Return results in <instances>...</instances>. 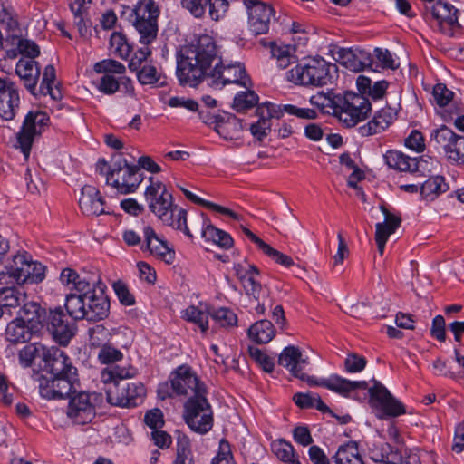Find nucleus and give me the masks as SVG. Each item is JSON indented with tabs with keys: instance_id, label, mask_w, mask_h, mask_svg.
<instances>
[{
	"instance_id": "nucleus-1",
	"label": "nucleus",
	"mask_w": 464,
	"mask_h": 464,
	"mask_svg": "<svg viewBox=\"0 0 464 464\" xmlns=\"http://www.w3.org/2000/svg\"><path fill=\"white\" fill-rule=\"evenodd\" d=\"M177 77L181 85L192 87L205 77L212 79L214 87L227 83L246 86L249 81L242 63L222 65L216 42L208 34H202L190 44L180 47L177 53Z\"/></svg>"
},
{
	"instance_id": "nucleus-2",
	"label": "nucleus",
	"mask_w": 464,
	"mask_h": 464,
	"mask_svg": "<svg viewBox=\"0 0 464 464\" xmlns=\"http://www.w3.org/2000/svg\"><path fill=\"white\" fill-rule=\"evenodd\" d=\"M63 285L76 293L66 295L65 308L73 320L101 321L110 313V300L105 295L106 286L100 278L79 275L71 268H64L60 276Z\"/></svg>"
},
{
	"instance_id": "nucleus-3",
	"label": "nucleus",
	"mask_w": 464,
	"mask_h": 464,
	"mask_svg": "<svg viewBox=\"0 0 464 464\" xmlns=\"http://www.w3.org/2000/svg\"><path fill=\"white\" fill-rule=\"evenodd\" d=\"M278 363L288 369L293 376L306 382L310 386H322L344 397H348L355 389H365L367 386L365 381H350L337 374L317 381L314 377L301 372L308 361L306 358H302L300 349L293 345L287 346L279 354Z\"/></svg>"
},
{
	"instance_id": "nucleus-4",
	"label": "nucleus",
	"mask_w": 464,
	"mask_h": 464,
	"mask_svg": "<svg viewBox=\"0 0 464 464\" xmlns=\"http://www.w3.org/2000/svg\"><path fill=\"white\" fill-rule=\"evenodd\" d=\"M152 179L150 178V185L147 187L144 193L150 211L165 225L183 231L185 235L192 237L187 225V211L173 204L172 195L168 192L162 182H153Z\"/></svg>"
},
{
	"instance_id": "nucleus-5",
	"label": "nucleus",
	"mask_w": 464,
	"mask_h": 464,
	"mask_svg": "<svg viewBox=\"0 0 464 464\" xmlns=\"http://www.w3.org/2000/svg\"><path fill=\"white\" fill-rule=\"evenodd\" d=\"M335 67L322 57L307 59L286 72V79L303 86L320 87L332 81L331 68Z\"/></svg>"
},
{
	"instance_id": "nucleus-6",
	"label": "nucleus",
	"mask_w": 464,
	"mask_h": 464,
	"mask_svg": "<svg viewBox=\"0 0 464 464\" xmlns=\"http://www.w3.org/2000/svg\"><path fill=\"white\" fill-rule=\"evenodd\" d=\"M142 180L143 174L138 166L129 164L121 154L112 158V164L107 171V185L121 194H130L136 191Z\"/></svg>"
},
{
	"instance_id": "nucleus-7",
	"label": "nucleus",
	"mask_w": 464,
	"mask_h": 464,
	"mask_svg": "<svg viewBox=\"0 0 464 464\" xmlns=\"http://www.w3.org/2000/svg\"><path fill=\"white\" fill-rule=\"evenodd\" d=\"M160 9L153 0H139L130 14V21L143 44L152 43L158 34Z\"/></svg>"
},
{
	"instance_id": "nucleus-8",
	"label": "nucleus",
	"mask_w": 464,
	"mask_h": 464,
	"mask_svg": "<svg viewBox=\"0 0 464 464\" xmlns=\"http://www.w3.org/2000/svg\"><path fill=\"white\" fill-rule=\"evenodd\" d=\"M337 101L339 102L337 118L346 128L354 127L366 120L372 111L369 99L354 92H344Z\"/></svg>"
},
{
	"instance_id": "nucleus-9",
	"label": "nucleus",
	"mask_w": 464,
	"mask_h": 464,
	"mask_svg": "<svg viewBox=\"0 0 464 464\" xmlns=\"http://www.w3.org/2000/svg\"><path fill=\"white\" fill-rule=\"evenodd\" d=\"M107 401L119 407H135L142 401L146 389L140 382L118 380L106 385Z\"/></svg>"
},
{
	"instance_id": "nucleus-10",
	"label": "nucleus",
	"mask_w": 464,
	"mask_h": 464,
	"mask_svg": "<svg viewBox=\"0 0 464 464\" xmlns=\"http://www.w3.org/2000/svg\"><path fill=\"white\" fill-rule=\"evenodd\" d=\"M183 416L188 426L197 433L205 434L213 427V411L206 394L188 398Z\"/></svg>"
},
{
	"instance_id": "nucleus-11",
	"label": "nucleus",
	"mask_w": 464,
	"mask_h": 464,
	"mask_svg": "<svg viewBox=\"0 0 464 464\" xmlns=\"http://www.w3.org/2000/svg\"><path fill=\"white\" fill-rule=\"evenodd\" d=\"M49 115L43 111H30L24 117L21 130L17 133V144L24 159L30 155L32 145L35 139L48 128Z\"/></svg>"
},
{
	"instance_id": "nucleus-12",
	"label": "nucleus",
	"mask_w": 464,
	"mask_h": 464,
	"mask_svg": "<svg viewBox=\"0 0 464 464\" xmlns=\"http://www.w3.org/2000/svg\"><path fill=\"white\" fill-rule=\"evenodd\" d=\"M78 387L77 369H69V372L63 375L42 377L39 383L41 396L48 400L71 397Z\"/></svg>"
},
{
	"instance_id": "nucleus-13",
	"label": "nucleus",
	"mask_w": 464,
	"mask_h": 464,
	"mask_svg": "<svg viewBox=\"0 0 464 464\" xmlns=\"http://www.w3.org/2000/svg\"><path fill=\"white\" fill-rule=\"evenodd\" d=\"M102 401L97 393L78 392L70 397L67 416L75 423L83 425L89 423L96 415V403Z\"/></svg>"
},
{
	"instance_id": "nucleus-14",
	"label": "nucleus",
	"mask_w": 464,
	"mask_h": 464,
	"mask_svg": "<svg viewBox=\"0 0 464 464\" xmlns=\"http://www.w3.org/2000/svg\"><path fill=\"white\" fill-rule=\"evenodd\" d=\"M364 390L368 389L369 403L372 408L380 410L382 415L387 417H397L406 412L404 405L398 401L387 390V388L378 381H374L373 386L368 388V383ZM359 390V388L357 389ZM360 390H362L360 388Z\"/></svg>"
},
{
	"instance_id": "nucleus-15",
	"label": "nucleus",
	"mask_w": 464,
	"mask_h": 464,
	"mask_svg": "<svg viewBox=\"0 0 464 464\" xmlns=\"http://www.w3.org/2000/svg\"><path fill=\"white\" fill-rule=\"evenodd\" d=\"M53 339L61 345H67L75 335L77 327L74 322L70 321L61 307L50 309L44 324Z\"/></svg>"
},
{
	"instance_id": "nucleus-16",
	"label": "nucleus",
	"mask_w": 464,
	"mask_h": 464,
	"mask_svg": "<svg viewBox=\"0 0 464 464\" xmlns=\"http://www.w3.org/2000/svg\"><path fill=\"white\" fill-rule=\"evenodd\" d=\"M385 163L391 169L400 171L410 172H431L435 169L439 162L430 157H421L420 160L406 156L398 150H388L384 154Z\"/></svg>"
},
{
	"instance_id": "nucleus-17",
	"label": "nucleus",
	"mask_w": 464,
	"mask_h": 464,
	"mask_svg": "<svg viewBox=\"0 0 464 464\" xmlns=\"http://www.w3.org/2000/svg\"><path fill=\"white\" fill-rule=\"evenodd\" d=\"M172 392L177 395L201 396L207 394L205 384L189 367L179 366L170 377Z\"/></svg>"
},
{
	"instance_id": "nucleus-18",
	"label": "nucleus",
	"mask_w": 464,
	"mask_h": 464,
	"mask_svg": "<svg viewBox=\"0 0 464 464\" xmlns=\"http://www.w3.org/2000/svg\"><path fill=\"white\" fill-rule=\"evenodd\" d=\"M248 12V24L250 30L256 34H262L268 32L271 18L275 11L273 7L262 2L245 0Z\"/></svg>"
},
{
	"instance_id": "nucleus-19",
	"label": "nucleus",
	"mask_w": 464,
	"mask_h": 464,
	"mask_svg": "<svg viewBox=\"0 0 464 464\" xmlns=\"http://www.w3.org/2000/svg\"><path fill=\"white\" fill-rule=\"evenodd\" d=\"M41 357L44 362V370L49 372L51 377L66 374L69 369H76L72 365L68 356L57 347L41 348Z\"/></svg>"
},
{
	"instance_id": "nucleus-20",
	"label": "nucleus",
	"mask_w": 464,
	"mask_h": 464,
	"mask_svg": "<svg viewBox=\"0 0 464 464\" xmlns=\"http://www.w3.org/2000/svg\"><path fill=\"white\" fill-rule=\"evenodd\" d=\"M28 266V257L25 255H14L8 260L0 271L1 285L24 284V275Z\"/></svg>"
},
{
	"instance_id": "nucleus-21",
	"label": "nucleus",
	"mask_w": 464,
	"mask_h": 464,
	"mask_svg": "<svg viewBox=\"0 0 464 464\" xmlns=\"http://www.w3.org/2000/svg\"><path fill=\"white\" fill-rule=\"evenodd\" d=\"M336 61L352 72H361L371 64V54L363 50L341 48L336 52Z\"/></svg>"
},
{
	"instance_id": "nucleus-22",
	"label": "nucleus",
	"mask_w": 464,
	"mask_h": 464,
	"mask_svg": "<svg viewBox=\"0 0 464 464\" xmlns=\"http://www.w3.org/2000/svg\"><path fill=\"white\" fill-rule=\"evenodd\" d=\"M380 208L385 218L384 222L376 224L375 240L378 251L380 255H382L388 237L401 226V217L389 212V210L382 205Z\"/></svg>"
},
{
	"instance_id": "nucleus-23",
	"label": "nucleus",
	"mask_w": 464,
	"mask_h": 464,
	"mask_svg": "<svg viewBox=\"0 0 464 464\" xmlns=\"http://www.w3.org/2000/svg\"><path fill=\"white\" fill-rule=\"evenodd\" d=\"M79 206L82 211L88 216H99L105 213L104 201L99 190L90 185L82 188Z\"/></svg>"
},
{
	"instance_id": "nucleus-24",
	"label": "nucleus",
	"mask_w": 464,
	"mask_h": 464,
	"mask_svg": "<svg viewBox=\"0 0 464 464\" xmlns=\"http://www.w3.org/2000/svg\"><path fill=\"white\" fill-rule=\"evenodd\" d=\"M458 9H456L452 5L438 1L431 7V14L437 20L440 31L453 35L452 32H447L444 28V24L450 27V31L453 28H459L460 25L458 22Z\"/></svg>"
},
{
	"instance_id": "nucleus-25",
	"label": "nucleus",
	"mask_w": 464,
	"mask_h": 464,
	"mask_svg": "<svg viewBox=\"0 0 464 464\" xmlns=\"http://www.w3.org/2000/svg\"><path fill=\"white\" fill-rule=\"evenodd\" d=\"M397 111L392 107H385L379 110L373 118L365 125L360 128L362 136H371L386 130L396 119Z\"/></svg>"
},
{
	"instance_id": "nucleus-26",
	"label": "nucleus",
	"mask_w": 464,
	"mask_h": 464,
	"mask_svg": "<svg viewBox=\"0 0 464 464\" xmlns=\"http://www.w3.org/2000/svg\"><path fill=\"white\" fill-rule=\"evenodd\" d=\"M15 73L24 82V87L36 95V84L40 76V67L33 59H20L15 66Z\"/></svg>"
},
{
	"instance_id": "nucleus-27",
	"label": "nucleus",
	"mask_w": 464,
	"mask_h": 464,
	"mask_svg": "<svg viewBox=\"0 0 464 464\" xmlns=\"http://www.w3.org/2000/svg\"><path fill=\"white\" fill-rule=\"evenodd\" d=\"M274 107V104L268 102L258 106L256 109V113L260 118L256 122L251 124L250 131L258 140H262L267 136V131L271 128V118L280 117Z\"/></svg>"
},
{
	"instance_id": "nucleus-28",
	"label": "nucleus",
	"mask_w": 464,
	"mask_h": 464,
	"mask_svg": "<svg viewBox=\"0 0 464 464\" xmlns=\"http://www.w3.org/2000/svg\"><path fill=\"white\" fill-rule=\"evenodd\" d=\"M26 299V293L14 285L0 288V317L5 313L12 314V310H17Z\"/></svg>"
},
{
	"instance_id": "nucleus-29",
	"label": "nucleus",
	"mask_w": 464,
	"mask_h": 464,
	"mask_svg": "<svg viewBox=\"0 0 464 464\" xmlns=\"http://www.w3.org/2000/svg\"><path fill=\"white\" fill-rule=\"evenodd\" d=\"M144 238L146 242V248L151 255H154L168 264L172 263L174 259V253L168 246L167 242L158 237L154 229L150 227L144 228Z\"/></svg>"
},
{
	"instance_id": "nucleus-30",
	"label": "nucleus",
	"mask_w": 464,
	"mask_h": 464,
	"mask_svg": "<svg viewBox=\"0 0 464 464\" xmlns=\"http://www.w3.org/2000/svg\"><path fill=\"white\" fill-rule=\"evenodd\" d=\"M16 313L18 314L17 318L23 319L24 323H27L31 329L43 325L47 314L38 303L27 299L17 309Z\"/></svg>"
},
{
	"instance_id": "nucleus-31",
	"label": "nucleus",
	"mask_w": 464,
	"mask_h": 464,
	"mask_svg": "<svg viewBox=\"0 0 464 464\" xmlns=\"http://www.w3.org/2000/svg\"><path fill=\"white\" fill-rule=\"evenodd\" d=\"M241 285L246 295L257 302V305L255 308L256 312L259 314H264L266 304L272 305L268 289L257 282L256 278H250L241 284Z\"/></svg>"
},
{
	"instance_id": "nucleus-32",
	"label": "nucleus",
	"mask_w": 464,
	"mask_h": 464,
	"mask_svg": "<svg viewBox=\"0 0 464 464\" xmlns=\"http://www.w3.org/2000/svg\"><path fill=\"white\" fill-rule=\"evenodd\" d=\"M342 93H334L332 91L327 92H319L310 98V102L316 106L323 113L333 114L337 117L339 107L338 98Z\"/></svg>"
},
{
	"instance_id": "nucleus-33",
	"label": "nucleus",
	"mask_w": 464,
	"mask_h": 464,
	"mask_svg": "<svg viewBox=\"0 0 464 464\" xmlns=\"http://www.w3.org/2000/svg\"><path fill=\"white\" fill-rule=\"evenodd\" d=\"M241 121L233 114L221 115L219 122L213 127L214 130L225 140H234L242 130Z\"/></svg>"
},
{
	"instance_id": "nucleus-34",
	"label": "nucleus",
	"mask_w": 464,
	"mask_h": 464,
	"mask_svg": "<svg viewBox=\"0 0 464 464\" xmlns=\"http://www.w3.org/2000/svg\"><path fill=\"white\" fill-rule=\"evenodd\" d=\"M20 96L18 89H12L8 92L0 95V117L5 121H11L15 117L19 109Z\"/></svg>"
},
{
	"instance_id": "nucleus-35",
	"label": "nucleus",
	"mask_w": 464,
	"mask_h": 464,
	"mask_svg": "<svg viewBox=\"0 0 464 464\" xmlns=\"http://www.w3.org/2000/svg\"><path fill=\"white\" fill-rule=\"evenodd\" d=\"M30 329V326L24 324L23 319L15 318L6 326V340L14 343L28 342L31 339Z\"/></svg>"
},
{
	"instance_id": "nucleus-36",
	"label": "nucleus",
	"mask_w": 464,
	"mask_h": 464,
	"mask_svg": "<svg viewBox=\"0 0 464 464\" xmlns=\"http://www.w3.org/2000/svg\"><path fill=\"white\" fill-rule=\"evenodd\" d=\"M450 189V186L445 182L442 176L437 175L428 179L421 184L420 194L428 200H434L440 194Z\"/></svg>"
},
{
	"instance_id": "nucleus-37",
	"label": "nucleus",
	"mask_w": 464,
	"mask_h": 464,
	"mask_svg": "<svg viewBox=\"0 0 464 464\" xmlns=\"http://www.w3.org/2000/svg\"><path fill=\"white\" fill-rule=\"evenodd\" d=\"M275 334V327L269 320H260L248 329L249 337L257 343H269Z\"/></svg>"
},
{
	"instance_id": "nucleus-38",
	"label": "nucleus",
	"mask_w": 464,
	"mask_h": 464,
	"mask_svg": "<svg viewBox=\"0 0 464 464\" xmlns=\"http://www.w3.org/2000/svg\"><path fill=\"white\" fill-rule=\"evenodd\" d=\"M56 74L53 65L49 64L44 68L39 92L43 95H50L53 100H60L62 92L55 83Z\"/></svg>"
},
{
	"instance_id": "nucleus-39",
	"label": "nucleus",
	"mask_w": 464,
	"mask_h": 464,
	"mask_svg": "<svg viewBox=\"0 0 464 464\" xmlns=\"http://www.w3.org/2000/svg\"><path fill=\"white\" fill-rule=\"evenodd\" d=\"M202 237L208 241H212L222 248L228 249L233 246V238L226 231L214 227L211 224L206 225L202 228Z\"/></svg>"
},
{
	"instance_id": "nucleus-40",
	"label": "nucleus",
	"mask_w": 464,
	"mask_h": 464,
	"mask_svg": "<svg viewBox=\"0 0 464 464\" xmlns=\"http://www.w3.org/2000/svg\"><path fill=\"white\" fill-rule=\"evenodd\" d=\"M372 459L385 464H403V455L388 443L382 444L378 451L372 452Z\"/></svg>"
},
{
	"instance_id": "nucleus-41",
	"label": "nucleus",
	"mask_w": 464,
	"mask_h": 464,
	"mask_svg": "<svg viewBox=\"0 0 464 464\" xmlns=\"http://www.w3.org/2000/svg\"><path fill=\"white\" fill-rule=\"evenodd\" d=\"M210 310L202 309L198 306L190 305L183 311L182 317L188 322L197 324L202 333H206L208 329V316Z\"/></svg>"
},
{
	"instance_id": "nucleus-42",
	"label": "nucleus",
	"mask_w": 464,
	"mask_h": 464,
	"mask_svg": "<svg viewBox=\"0 0 464 464\" xmlns=\"http://www.w3.org/2000/svg\"><path fill=\"white\" fill-rule=\"evenodd\" d=\"M336 464H364L355 443L341 447L335 454Z\"/></svg>"
},
{
	"instance_id": "nucleus-43",
	"label": "nucleus",
	"mask_w": 464,
	"mask_h": 464,
	"mask_svg": "<svg viewBox=\"0 0 464 464\" xmlns=\"http://www.w3.org/2000/svg\"><path fill=\"white\" fill-rule=\"evenodd\" d=\"M458 136L451 129L442 125L432 131L431 140H434L437 145L442 148L445 155H447V151L450 150Z\"/></svg>"
},
{
	"instance_id": "nucleus-44",
	"label": "nucleus",
	"mask_w": 464,
	"mask_h": 464,
	"mask_svg": "<svg viewBox=\"0 0 464 464\" xmlns=\"http://www.w3.org/2000/svg\"><path fill=\"white\" fill-rule=\"evenodd\" d=\"M179 188L183 192V194L186 196V198L188 199H189L190 201H192L193 203L203 206L208 209L219 212L221 214L227 215V216L233 218L234 219H239V216L233 210H231L227 208L222 207L220 205L215 204L213 202L202 199L201 198L196 196L191 191H189L188 189H187L183 187H179Z\"/></svg>"
},
{
	"instance_id": "nucleus-45",
	"label": "nucleus",
	"mask_w": 464,
	"mask_h": 464,
	"mask_svg": "<svg viewBox=\"0 0 464 464\" xmlns=\"http://www.w3.org/2000/svg\"><path fill=\"white\" fill-rule=\"evenodd\" d=\"M136 373V369L131 367L129 369L120 367H115L111 370L105 369L102 372V380L108 385L110 382H114L118 380H130Z\"/></svg>"
},
{
	"instance_id": "nucleus-46",
	"label": "nucleus",
	"mask_w": 464,
	"mask_h": 464,
	"mask_svg": "<svg viewBox=\"0 0 464 464\" xmlns=\"http://www.w3.org/2000/svg\"><path fill=\"white\" fill-rule=\"evenodd\" d=\"M111 334L102 324H97L89 329L90 343L93 347L101 348L110 343Z\"/></svg>"
},
{
	"instance_id": "nucleus-47",
	"label": "nucleus",
	"mask_w": 464,
	"mask_h": 464,
	"mask_svg": "<svg viewBox=\"0 0 464 464\" xmlns=\"http://www.w3.org/2000/svg\"><path fill=\"white\" fill-rule=\"evenodd\" d=\"M210 316L222 327L235 326L237 323V314L228 308L222 307L215 311H210Z\"/></svg>"
},
{
	"instance_id": "nucleus-48",
	"label": "nucleus",
	"mask_w": 464,
	"mask_h": 464,
	"mask_svg": "<svg viewBox=\"0 0 464 464\" xmlns=\"http://www.w3.org/2000/svg\"><path fill=\"white\" fill-rule=\"evenodd\" d=\"M162 74L154 65H144L138 71V81L143 85H154L160 82Z\"/></svg>"
},
{
	"instance_id": "nucleus-49",
	"label": "nucleus",
	"mask_w": 464,
	"mask_h": 464,
	"mask_svg": "<svg viewBox=\"0 0 464 464\" xmlns=\"http://www.w3.org/2000/svg\"><path fill=\"white\" fill-rule=\"evenodd\" d=\"M258 102V96L254 91L242 92L234 98L233 106L237 111L254 107Z\"/></svg>"
},
{
	"instance_id": "nucleus-50",
	"label": "nucleus",
	"mask_w": 464,
	"mask_h": 464,
	"mask_svg": "<svg viewBox=\"0 0 464 464\" xmlns=\"http://www.w3.org/2000/svg\"><path fill=\"white\" fill-rule=\"evenodd\" d=\"M94 71L98 73L104 74H123L126 71V68L121 63L118 61L106 59L96 63L94 64Z\"/></svg>"
},
{
	"instance_id": "nucleus-51",
	"label": "nucleus",
	"mask_w": 464,
	"mask_h": 464,
	"mask_svg": "<svg viewBox=\"0 0 464 464\" xmlns=\"http://www.w3.org/2000/svg\"><path fill=\"white\" fill-rule=\"evenodd\" d=\"M28 266L24 275V283H39L44 278L45 266L41 263L34 262L28 258Z\"/></svg>"
},
{
	"instance_id": "nucleus-52",
	"label": "nucleus",
	"mask_w": 464,
	"mask_h": 464,
	"mask_svg": "<svg viewBox=\"0 0 464 464\" xmlns=\"http://www.w3.org/2000/svg\"><path fill=\"white\" fill-rule=\"evenodd\" d=\"M272 450L282 461H288L295 456V450L291 443L278 440L273 442Z\"/></svg>"
},
{
	"instance_id": "nucleus-53",
	"label": "nucleus",
	"mask_w": 464,
	"mask_h": 464,
	"mask_svg": "<svg viewBox=\"0 0 464 464\" xmlns=\"http://www.w3.org/2000/svg\"><path fill=\"white\" fill-rule=\"evenodd\" d=\"M249 354L266 372H272L275 367L273 360L264 353L259 348L249 346Z\"/></svg>"
},
{
	"instance_id": "nucleus-54",
	"label": "nucleus",
	"mask_w": 464,
	"mask_h": 464,
	"mask_svg": "<svg viewBox=\"0 0 464 464\" xmlns=\"http://www.w3.org/2000/svg\"><path fill=\"white\" fill-rule=\"evenodd\" d=\"M228 5L227 0H208L207 6L210 18L214 21L222 19L228 10Z\"/></svg>"
},
{
	"instance_id": "nucleus-55",
	"label": "nucleus",
	"mask_w": 464,
	"mask_h": 464,
	"mask_svg": "<svg viewBox=\"0 0 464 464\" xmlns=\"http://www.w3.org/2000/svg\"><path fill=\"white\" fill-rule=\"evenodd\" d=\"M433 98L440 107H444L453 99L454 92L444 83H437L432 92Z\"/></svg>"
},
{
	"instance_id": "nucleus-56",
	"label": "nucleus",
	"mask_w": 464,
	"mask_h": 464,
	"mask_svg": "<svg viewBox=\"0 0 464 464\" xmlns=\"http://www.w3.org/2000/svg\"><path fill=\"white\" fill-rule=\"evenodd\" d=\"M122 353L120 350L112 347L110 343L100 348L98 359L102 363L108 364L120 361Z\"/></svg>"
},
{
	"instance_id": "nucleus-57",
	"label": "nucleus",
	"mask_w": 464,
	"mask_h": 464,
	"mask_svg": "<svg viewBox=\"0 0 464 464\" xmlns=\"http://www.w3.org/2000/svg\"><path fill=\"white\" fill-rule=\"evenodd\" d=\"M446 157L457 164H464V137L458 136L453 145L447 151Z\"/></svg>"
},
{
	"instance_id": "nucleus-58",
	"label": "nucleus",
	"mask_w": 464,
	"mask_h": 464,
	"mask_svg": "<svg viewBox=\"0 0 464 464\" xmlns=\"http://www.w3.org/2000/svg\"><path fill=\"white\" fill-rule=\"evenodd\" d=\"M367 361L357 353H349L344 361V369L351 373L361 372L366 366Z\"/></svg>"
},
{
	"instance_id": "nucleus-59",
	"label": "nucleus",
	"mask_w": 464,
	"mask_h": 464,
	"mask_svg": "<svg viewBox=\"0 0 464 464\" xmlns=\"http://www.w3.org/2000/svg\"><path fill=\"white\" fill-rule=\"evenodd\" d=\"M424 137L418 130H412L410 135L404 140V145L416 152H422L425 149Z\"/></svg>"
},
{
	"instance_id": "nucleus-60",
	"label": "nucleus",
	"mask_w": 464,
	"mask_h": 464,
	"mask_svg": "<svg viewBox=\"0 0 464 464\" xmlns=\"http://www.w3.org/2000/svg\"><path fill=\"white\" fill-rule=\"evenodd\" d=\"M113 289L121 304L130 306L135 304V298L125 284L121 281L115 282Z\"/></svg>"
},
{
	"instance_id": "nucleus-61",
	"label": "nucleus",
	"mask_w": 464,
	"mask_h": 464,
	"mask_svg": "<svg viewBox=\"0 0 464 464\" xmlns=\"http://www.w3.org/2000/svg\"><path fill=\"white\" fill-rule=\"evenodd\" d=\"M181 5L196 18H200L205 14L208 0H182Z\"/></svg>"
},
{
	"instance_id": "nucleus-62",
	"label": "nucleus",
	"mask_w": 464,
	"mask_h": 464,
	"mask_svg": "<svg viewBox=\"0 0 464 464\" xmlns=\"http://www.w3.org/2000/svg\"><path fill=\"white\" fill-rule=\"evenodd\" d=\"M177 433V456L183 458H192L190 449V440L187 435L181 433L179 430Z\"/></svg>"
},
{
	"instance_id": "nucleus-63",
	"label": "nucleus",
	"mask_w": 464,
	"mask_h": 464,
	"mask_svg": "<svg viewBox=\"0 0 464 464\" xmlns=\"http://www.w3.org/2000/svg\"><path fill=\"white\" fill-rule=\"evenodd\" d=\"M119 82L111 74H104L100 81L98 89L108 95L115 93L119 90Z\"/></svg>"
},
{
	"instance_id": "nucleus-64",
	"label": "nucleus",
	"mask_w": 464,
	"mask_h": 464,
	"mask_svg": "<svg viewBox=\"0 0 464 464\" xmlns=\"http://www.w3.org/2000/svg\"><path fill=\"white\" fill-rule=\"evenodd\" d=\"M144 421L153 430H158L164 424L163 414L160 409L150 410L145 414Z\"/></svg>"
}]
</instances>
